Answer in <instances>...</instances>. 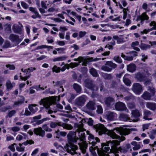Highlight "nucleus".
<instances>
[{
    "label": "nucleus",
    "instance_id": "33",
    "mask_svg": "<svg viewBox=\"0 0 156 156\" xmlns=\"http://www.w3.org/2000/svg\"><path fill=\"white\" fill-rule=\"evenodd\" d=\"M121 57L123 58L125 60L131 61L133 60V57L132 56L130 55L126 56L125 55L122 53L121 54Z\"/></svg>",
    "mask_w": 156,
    "mask_h": 156
},
{
    "label": "nucleus",
    "instance_id": "46",
    "mask_svg": "<svg viewBox=\"0 0 156 156\" xmlns=\"http://www.w3.org/2000/svg\"><path fill=\"white\" fill-rule=\"evenodd\" d=\"M48 119L47 118H45L41 120H39L37 122L36 124L37 125H40L42 123L45 121L47 120Z\"/></svg>",
    "mask_w": 156,
    "mask_h": 156
},
{
    "label": "nucleus",
    "instance_id": "36",
    "mask_svg": "<svg viewBox=\"0 0 156 156\" xmlns=\"http://www.w3.org/2000/svg\"><path fill=\"white\" fill-rule=\"evenodd\" d=\"M151 46L147 44H141L140 47L141 49L146 50L148 48H150Z\"/></svg>",
    "mask_w": 156,
    "mask_h": 156
},
{
    "label": "nucleus",
    "instance_id": "8",
    "mask_svg": "<svg viewBox=\"0 0 156 156\" xmlns=\"http://www.w3.org/2000/svg\"><path fill=\"white\" fill-rule=\"evenodd\" d=\"M57 126H62L63 128L68 130L71 129L73 128V127L70 125L65 123H61L60 122H51L50 124V126L52 128H55Z\"/></svg>",
    "mask_w": 156,
    "mask_h": 156
},
{
    "label": "nucleus",
    "instance_id": "5",
    "mask_svg": "<svg viewBox=\"0 0 156 156\" xmlns=\"http://www.w3.org/2000/svg\"><path fill=\"white\" fill-rule=\"evenodd\" d=\"M53 101L52 98L47 97L41 99L39 103L40 105H43L45 108L48 109Z\"/></svg>",
    "mask_w": 156,
    "mask_h": 156
},
{
    "label": "nucleus",
    "instance_id": "28",
    "mask_svg": "<svg viewBox=\"0 0 156 156\" xmlns=\"http://www.w3.org/2000/svg\"><path fill=\"white\" fill-rule=\"evenodd\" d=\"M136 66L133 64H130L127 66L128 71L131 72H133L136 70Z\"/></svg>",
    "mask_w": 156,
    "mask_h": 156
},
{
    "label": "nucleus",
    "instance_id": "22",
    "mask_svg": "<svg viewBox=\"0 0 156 156\" xmlns=\"http://www.w3.org/2000/svg\"><path fill=\"white\" fill-rule=\"evenodd\" d=\"M36 104L30 105L28 106V108L30 111L34 113L36 112L38 110V108L36 107Z\"/></svg>",
    "mask_w": 156,
    "mask_h": 156
},
{
    "label": "nucleus",
    "instance_id": "2",
    "mask_svg": "<svg viewBox=\"0 0 156 156\" xmlns=\"http://www.w3.org/2000/svg\"><path fill=\"white\" fill-rule=\"evenodd\" d=\"M75 126L77 128L76 132L78 133L79 138L76 137V132L70 131L67 135L68 141L70 144V146L67 148V151L72 155L78 154L77 152L76 151L78 149V147L76 145L71 144L73 143L76 142L77 140L80 139V141L78 144L83 153H85L86 149L87 147V145L85 141V133L83 132L85 130L83 128V124L80 122L79 124H75Z\"/></svg>",
    "mask_w": 156,
    "mask_h": 156
},
{
    "label": "nucleus",
    "instance_id": "19",
    "mask_svg": "<svg viewBox=\"0 0 156 156\" xmlns=\"http://www.w3.org/2000/svg\"><path fill=\"white\" fill-rule=\"evenodd\" d=\"M96 142H100L99 139L97 137L95 138V140H93V141H91H91H89V144H92V146L90 147L89 149L91 147L93 148L92 150L93 151V152L94 153H96L94 152V151L96 149V148L98 147L97 146H96V147H94L96 144Z\"/></svg>",
    "mask_w": 156,
    "mask_h": 156
},
{
    "label": "nucleus",
    "instance_id": "26",
    "mask_svg": "<svg viewBox=\"0 0 156 156\" xmlns=\"http://www.w3.org/2000/svg\"><path fill=\"white\" fill-rule=\"evenodd\" d=\"M113 38L117 40V43L118 44H120L123 43L124 42V38L121 37L117 35H114L113 36Z\"/></svg>",
    "mask_w": 156,
    "mask_h": 156
},
{
    "label": "nucleus",
    "instance_id": "42",
    "mask_svg": "<svg viewBox=\"0 0 156 156\" xmlns=\"http://www.w3.org/2000/svg\"><path fill=\"white\" fill-rule=\"evenodd\" d=\"M23 100H19L17 101H15L14 102V104L13 105V106L14 107H15L16 106H19L23 103Z\"/></svg>",
    "mask_w": 156,
    "mask_h": 156
},
{
    "label": "nucleus",
    "instance_id": "20",
    "mask_svg": "<svg viewBox=\"0 0 156 156\" xmlns=\"http://www.w3.org/2000/svg\"><path fill=\"white\" fill-rule=\"evenodd\" d=\"M152 96L150 93L147 91H144L141 95L142 98L146 100L149 101L151 100Z\"/></svg>",
    "mask_w": 156,
    "mask_h": 156
},
{
    "label": "nucleus",
    "instance_id": "27",
    "mask_svg": "<svg viewBox=\"0 0 156 156\" xmlns=\"http://www.w3.org/2000/svg\"><path fill=\"white\" fill-rule=\"evenodd\" d=\"M151 113L150 111L148 110H145L144 111V119L145 120H151V118H149L148 117L151 115Z\"/></svg>",
    "mask_w": 156,
    "mask_h": 156
},
{
    "label": "nucleus",
    "instance_id": "50",
    "mask_svg": "<svg viewBox=\"0 0 156 156\" xmlns=\"http://www.w3.org/2000/svg\"><path fill=\"white\" fill-rule=\"evenodd\" d=\"M34 143V142L32 140H27L26 142H24L22 143L23 144L25 145H27L28 144H32Z\"/></svg>",
    "mask_w": 156,
    "mask_h": 156
},
{
    "label": "nucleus",
    "instance_id": "59",
    "mask_svg": "<svg viewBox=\"0 0 156 156\" xmlns=\"http://www.w3.org/2000/svg\"><path fill=\"white\" fill-rule=\"evenodd\" d=\"M141 148V146L139 144H137L135 146L133 147V149L134 151L139 149Z\"/></svg>",
    "mask_w": 156,
    "mask_h": 156
},
{
    "label": "nucleus",
    "instance_id": "18",
    "mask_svg": "<svg viewBox=\"0 0 156 156\" xmlns=\"http://www.w3.org/2000/svg\"><path fill=\"white\" fill-rule=\"evenodd\" d=\"M105 102L107 106H110L114 104L115 101L113 98L109 97L105 99Z\"/></svg>",
    "mask_w": 156,
    "mask_h": 156
},
{
    "label": "nucleus",
    "instance_id": "9",
    "mask_svg": "<svg viewBox=\"0 0 156 156\" xmlns=\"http://www.w3.org/2000/svg\"><path fill=\"white\" fill-rule=\"evenodd\" d=\"M132 90L136 94L139 95L143 90L142 86L139 83H134L133 85Z\"/></svg>",
    "mask_w": 156,
    "mask_h": 156
},
{
    "label": "nucleus",
    "instance_id": "12",
    "mask_svg": "<svg viewBox=\"0 0 156 156\" xmlns=\"http://www.w3.org/2000/svg\"><path fill=\"white\" fill-rule=\"evenodd\" d=\"M9 39L12 42L16 43L17 44H19L22 41V39L19 38L17 35L13 34H12L10 35L9 37Z\"/></svg>",
    "mask_w": 156,
    "mask_h": 156
},
{
    "label": "nucleus",
    "instance_id": "44",
    "mask_svg": "<svg viewBox=\"0 0 156 156\" xmlns=\"http://www.w3.org/2000/svg\"><path fill=\"white\" fill-rule=\"evenodd\" d=\"M16 145V144L13 143V144L9 145L8 148L10 149L11 151L12 152H14L15 151V149L14 147V146Z\"/></svg>",
    "mask_w": 156,
    "mask_h": 156
},
{
    "label": "nucleus",
    "instance_id": "58",
    "mask_svg": "<svg viewBox=\"0 0 156 156\" xmlns=\"http://www.w3.org/2000/svg\"><path fill=\"white\" fill-rule=\"evenodd\" d=\"M136 77L138 79V80L140 81H142L144 80L142 75L140 74H137L136 75Z\"/></svg>",
    "mask_w": 156,
    "mask_h": 156
},
{
    "label": "nucleus",
    "instance_id": "31",
    "mask_svg": "<svg viewBox=\"0 0 156 156\" xmlns=\"http://www.w3.org/2000/svg\"><path fill=\"white\" fill-rule=\"evenodd\" d=\"M67 58V57L65 56H62L55 58L53 59V62L61 61L65 60Z\"/></svg>",
    "mask_w": 156,
    "mask_h": 156
},
{
    "label": "nucleus",
    "instance_id": "38",
    "mask_svg": "<svg viewBox=\"0 0 156 156\" xmlns=\"http://www.w3.org/2000/svg\"><path fill=\"white\" fill-rule=\"evenodd\" d=\"M90 73L94 76L97 77L98 75L96 69L94 68H91L90 70Z\"/></svg>",
    "mask_w": 156,
    "mask_h": 156
},
{
    "label": "nucleus",
    "instance_id": "4",
    "mask_svg": "<svg viewBox=\"0 0 156 156\" xmlns=\"http://www.w3.org/2000/svg\"><path fill=\"white\" fill-rule=\"evenodd\" d=\"M117 65L111 61H108L106 62L105 65L102 66L101 69L105 71L109 72L111 71L112 69L116 68Z\"/></svg>",
    "mask_w": 156,
    "mask_h": 156
},
{
    "label": "nucleus",
    "instance_id": "24",
    "mask_svg": "<svg viewBox=\"0 0 156 156\" xmlns=\"http://www.w3.org/2000/svg\"><path fill=\"white\" fill-rule=\"evenodd\" d=\"M129 76V75L126 74L125 75L123 78L124 83L127 86H130L131 83L130 81L128 79Z\"/></svg>",
    "mask_w": 156,
    "mask_h": 156
},
{
    "label": "nucleus",
    "instance_id": "56",
    "mask_svg": "<svg viewBox=\"0 0 156 156\" xmlns=\"http://www.w3.org/2000/svg\"><path fill=\"white\" fill-rule=\"evenodd\" d=\"M46 2L47 1L44 2L43 1H41V2L42 7L44 9H46L47 8L46 4Z\"/></svg>",
    "mask_w": 156,
    "mask_h": 156
},
{
    "label": "nucleus",
    "instance_id": "37",
    "mask_svg": "<svg viewBox=\"0 0 156 156\" xmlns=\"http://www.w3.org/2000/svg\"><path fill=\"white\" fill-rule=\"evenodd\" d=\"M140 18L141 20V22L142 23L143 20H148V17L146 15V13H144L140 16Z\"/></svg>",
    "mask_w": 156,
    "mask_h": 156
},
{
    "label": "nucleus",
    "instance_id": "41",
    "mask_svg": "<svg viewBox=\"0 0 156 156\" xmlns=\"http://www.w3.org/2000/svg\"><path fill=\"white\" fill-rule=\"evenodd\" d=\"M114 60L116 62L120 63H122V61L121 58L119 56H115L113 58Z\"/></svg>",
    "mask_w": 156,
    "mask_h": 156
},
{
    "label": "nucleus",
    "instance_id": "10",
    "mask_svg": "<svg viewBox=\"0 0 156 156\" xmlns=\"http://www.w3.org/2000/svg\"><path fill=\"white\" fill-rule=\"evenodd\" d=\"M119 119L121 120L124 121H129V122H136L138 120L137 119H131L129 117L128 115L125 114L124 113H122L120 114L119 116Z\"/></svg>",
    "mask_w": 156,
    "mask_h": 156
},
{
    "label": "nucleus",
    "instance_id": "52",
    "mask_svg": "<svg viewBox=\"0 0 156 156\" xmlns=\"http://www.w3.org/2000/svg\"><path fill=\"white\" fill-rule=\"evenodd\" d=\"M150 26H153V27L151 29H153V30L156 29V22L154 21H152L150 23Z\"/></svg>",
    "mask_w": 156,
    "mask_h": 156
},
{
    "label": "nucleus",
    "instance_id": "14",
    "mask_svg": "<svg viewBox=\"0 0 156 156\" xmlns=\"http://www.w3.org/2000/svg\"><path fill=\"white\" fill-rule=\"evenodd\" d=\"M115 108L118 111L126 110V109L125 104L120 102H117L116 104Z\"/></svg>",
    "mask_w": 156,
    "mask_h": 156
},
{
    "label": "nucleus",
    "instance_id": "13",
    "mask_svg": "<svg viewBox=\"0 0 156 156\" xmlns=\"http://www.w3.org/2000/svg\"><path fill=\"white\" fill-rule=\"evenodd\" d=\"M34 132L35 134L43 137L45 134L44 131L41 127L35 128L34 129Z\"/></svg>",
    "mask_w": 156,
    "mask_h": 156
},
{
    "label": "nucleus",
    "instance_id": "54",
    "mask_svg": "<svg viewBox=\"0 0 156 156\" xmlns=\"http://www.w3.org/2000/svg\"><path fill=\"white\" fill-rule=\"evenodd\" d=\"M57 11V9L55 8L54 7H51V8H49L48 10V11L49 12H56Z\"/></svg>",
    "mask_w": 156,
    "mask_h": 156
},
{
    "label": "nucleus",
    "instance_id": "47",
    "mask_svg": "<svg viewBox=\"0 0 156 156\" xmlns=\"http://www.w3.org/2000/svg\"><path fill=\"white\" fill-rule=\"evenodd\" d=\"M97 112L98 114L102 113L103 112V109L102 107L101 106H97Z\"/></svg>",
    "mask_w": 156,
    "mask_h": 156
},
{
    "label": "nucleus",
    "instance_id": "3",
    "mask_svg": "<svg viewBox=\"0 0 156 156\" xmlns=\"http://www.w3.org/2000/svg\"><path fill=\"white\" fill-rule=\"evenodd\" d=\"M100 59L98 58L93 59L92 58H86L84 57L80 56L77 58H75L74 60L76 61H78V63H71L70 64V66L72 68H73L79 65L80 63L82 62V64L83 66H86L87 63L92 61H96L99 60Z\"/></svg>",
    "mask_w": 156,
    "mask_h": 156
},
{
    "label": "nucleus",
    "instance_id": "61",
    "mask_svg": "<svg viewBox=\"0 0 156 156\" xmlns=\"http://www.w3.org/2000/svg\"><path fill=\"white\" fill-rule=\"evenodd\" d=\"M6 67L7 68H9L10 70H14L15 69V67L13 65H7Z\"/></svg>",
    "mask_w": 156,
    "mask_h": 156
},
{
    "label": "nucleus",
    "instance_id": "34",
    "mask_svg": "<svg viewBox=\"0 0 156 156\" xmlns=\"http://www.w3.org/2000/svg\"><path fill=\"white\" fill-rule=\"evenodd\" d=\"M44 48H48L49 49H52L53 47L51 46H48L46 45H42L38 46L35 49V50H38L40 49H42Z\"/></svg>",
    "mask_w": 156,
    "mask_h": 156
},
{
    "label": "nucleus",
    "instance_id": "6",
    "mask_svg": "<svg viewBox=\"0 0 156 156\" xmlns=\"http://www.w3.org/2000/svg\"><path fill=\"white\" fill-rule=\"evenodd\" d=\"M112 141H109L107 142V145H106L105 143L102 144H101V150L100 151H99L98 149V154L99 156H105L106 155H108V154H106L105 152H107L110 150V147L111 146H108V144L110 142H112Z\"/></svg>",
    "mask_w": 156,
    "mask_h": 156
},
{
    "label": "nucleus",
    "instance_id": "39",
    "mask_svg": "<svg viewBox=\"0 0 156 156\" xmlns=\"http://www.w3.org/2000/svg\"><path fill=\"white\" fill-rule=\"evenodd\" d=\"M16 113V110H12L8 112V115L6 116V117H8L9 118H11L14 116Z\"/></svg>",
    "mask_w": 156,
    "mask_h": 156
},
{
    "label": "nucleus",
    "instance_id": "48",
    "mask_svg": "<svg viewBox=\"0 0 156 156\" xmlns=\"http://www.w3.org/2000/svg\"><path fill=\"white\" fill-rule=\"evenodd\" d=\"M127 9L126 8L123 9V19L124 20H125L126 18V16L127 14Z\"/></svg>",
    "mask_w": 156,
    "mask_h": 156
},
{
    "label": "nucleus",
    "instance_id": "62",
    "mask_svg": "<svg viewBox=\"0 0 156 156\" xmlns=\"http://www.w3.org/2000/svg\"><path fill=\"white\" fill-rule=\"evenodd\" d=\"M150 125V124H145L143 126V130L144 131L146 129H147L148 128V127Z\"/></svg>",
    "mask_w": 156,
    "mask_h": 156
},
{
    "label": "nucleus",
    "instance_id": "32",
    "mask_svg": "<svg viewBox=\"0 0 156 156\" xmlns=\"http://www.w3.org/2000/svg\"><path fill=\"white\" fill-rule=\"evenodd\" d=\"M147 90L150 92L149 93L152 96H154L155 94V89L153 87H149Z\"/></svg>",
    "mask_w": 156,
    "mask_h": 156
},
{
    "label": "nucleus",
    "instance_id": "49",
    "mask_svg": "<svg viewBox=\"0 0 156 156\" xmlns=\"http://www.w3.org/2000/svg\"><path fill=\"white\" fill-rule=\"evenodd\" d=\"M152 30H153V29H145L143 31H141V33L142 34H147L150 31H151Z\"/></svg>",
    "mask_w": 156,
    "mask_h": 156
},
{
    "label": "nucleus",
    "instance_id": "40",
    "mask_svg": "<svg viewBox=\"0 0 156 156\" xmlns=\"http://www.w3.org/2000/svg\"><path fill=\"white\" fill-rule=\"evenodd\" d=\"M52 70L53 72L58 73L60 72L61 69L60 67H57L56 65H55L52 68Z\"/></svg>",
    "mask_w": 156,
    "mask_h": 156
},
{
    "label": "nucleus",
    "instance_id": "21",
    "mask_svg": "<svg viewBox=\"0 0 156 156\" xmlns=\"http://www.w3.org/2000/svg\"><path fill=\"white\" fill-rule=\"evenodd\" d=\"M15 86V83L13 82L12 83L9 80H7L6 83V86L7 90L9 91L11 90Z\"/></svg>",
    "mask_w": 156,
    "mask_h": 156
},
{
    "label": "nucleus",
    "instance_id": "64",
    "mask_svg": "<svg viewBox=\"0 0 156 156\" xmlns=\"http://www.w3.org/2000/svg\"><path fill=\"white\" fill-rule=\"evenodd\" d=\"M86 32L85 31H80L79 34V36L80 37H83L86 34Z\"/></svg>",
    "mask_w": 156,
    "mask_h": 156
},
{
    "label": "nucleus",
    "instance_id": "60",
    "mask_svg": "<svg viewBox=\"0 0 156 156\" xmlns=\"http://www.w3.org/2000/svg\"><path fill=\"white\" fill-rule=\"evenodd\" d=\"M129 54L131 55V56H133V57L135 56H136L137 55V53L134 51H133L130 52L129 53Z\"/></svg>",
    "mask_w": 156,
    "mask_h": 156
},
{
    "label": "nucleus",
    "instance_id": "30",
    "mask_svg": "<svg viewBox=\"0 0 156 156\" xmlns=\"http://www.w3.org/2000/svg\"><path fill=\"white\" fill-rule=\"evenodd\" d=\"M139 45V42L138 41H136L132 43L131 44V47L133 49L137 51H139L140 50V48L136 47V46H138Z\"/></svg>",
    "mask_w": 156,
    "mask_h": 156
},
{
    "label": "nucleus",
    "instance_id": "23",
    "mask_svg": "<svg viewBox=\"0 0 156 156\" xmlns=\"http://www.w3.org/2000/svg\"><path fill=\"white\" fill-rule=\"evenodd\" d=\"M73 86L76 93L79 94L81 93L82 88L80 85L77 83H75L73 85Z\"/></svg>",
    "mask_w": 156,
    "mask_h": 156
},
{
    "label": "nucleus",
    "instance_id": "55",
    "mask_svg": "<svg viewBox=\"0 0 156 156\" xmlns=\"http://www.w3.org/2000/svg\"><path fill=\"white\" fill-rule=\"evenodd\" d=\"M21 4L23 8L25 9H27L28 8V5L24 2H21Z\"/></svg>",
    "mask_w": 156,
    "mask_h": 156
},
{
    "label": "nucleus",
    "instance_id": "11",
    "mask_svg": "<svg viewBox=\"0 0 156 156\" xmlns=\"http://www.w3.org/2000/svg\"><path fill=\"white\" fill-rule=\"evenodd\" d=\"M105 117L108 120H112L116 118L117 115L113 112H108L106 113Z\"/></svg>",
    "mask_w": 156,
    "mask_h": 156
},
{
    "label": "nucleus",
    "instance_id": "15",
    "mask_svg": "<svg viewBox=\"0 0 156 156\" xmlns=\"http://www.w3.org/2000/svg\"><path fill=\"white\" fill-rule=\"evenodd\" d=\"M29 10L31 12H33L34 14L31 16V17L34 19L37 18H41V16L36 9L35 8L30 7L29 8Z\"/></svg>",
    "mask_w": 156,
    "mask_h": 156
},
{
    "label": "nucleus",
    "instance_id": "7",
    "mask_svg": "<svg viewBox=\"0 0 156 156\" xmlns=\"http://www.w3.org/2000/svg\"><path fill=\"white\" fill-rule=\"evenodd\" d=\"M87 98L85 95H82L77 98L75 100V104L78 106H82L85 103Z\"/></svg>",
    "mask_w": 156,
    "mask_h": 156
},
{
    "label": "nucleus",
    "instance_id": "45",
    "mask_svg": "<svg viewBox=\"0 0 156 156\" xmlns=\"http://www.w3.org/2000/svg\"><path fill=\"white\" fill-rule=\"evenodd\" d=\"M14 139V137L12 136L6 135V140L7 141L13 140Z\"/></svg>",
    "mask_w": 156,
    "mask_h": 156
},
{
    "label": "nucleus",
    "instance_id": "53",
    "mask_svg": "<svg viewBox=\"0 0 156 156\" xmlns=\"http://www.w3.org/2000/svg\"><path fill=\"white\" fill-rule=\"evenodd\" d=\"M16 150L19 152H23L25 150V147H19V146H17L16 147Z\"/></svg>",
    "mask_w": 156,
    "mask_h": 156
},
{
    "label": "nucleus",
    "instance_id": "16",
    "mask_svg": "<svg viewBox=\"0 0 156 156\" xmlns=\"http://www.w3.org/2000/svg\"><path fill=\"white\" fill-rule=\"evenodd\" d=\"M95 104L94 101H90L86 105V107L89 110H93L95 109Z\"/></svg>",
    "mask_w": 156,
    "mask_h": 156
},
{
    "label": "nucleus",
    "instance_id": "25",
    "mask_svg": "<svg viewBox=\"0 0 156 156\" xmlns=\"http://www.w3.org/2000/svg\"><path fill=\"white\" fill-rule=\"evenodd\" d=\"M131 114L132 115L131 116L132 118V117L135 118H137L140 116L141 114L138 110L136 109L133 110Z\"/></svg>",
    "mask_w": 156,
    "mask_h": 156
},
{
    "label": "nucleus",
    "instance_id": "51",
    "mask_svg": "<svg viewBox=\"0 0 156 156\" xmlns=\"http://www.w3.org/2000/svg\"><path fill=\"white\" fill-rule=\"evenodd\" d=\"M31 112L29 111L27 108H26L25 109V112L24 114H22V115H25L26 116H29L30 115Z\"/></svg>",
    "mask_w": 156,
    "mask_h": 156
},
{
    "label": "nucleus",
    "instance_id": "43",
    "mask_svg": "<svg viewBox=\"0 0 156 156\" xmlns=\"http://www.w3.org/2000/svg\"><path fill=\"white\" fill-rule=\"evenodd\" d=\"M86 133L88 135V137L89 141H91V140H95L94 136L93 135L90 133L89 131H87Z\"/></svg>",
    "mask_w": 156,
    "mask_h": 156
},
{
    "label": "nucleus",
    "instance_id": "17",
    "mask_svg": "<svg viewBox=\"0 0 156 156\" xmlns=\"http://www.w3.org/2000/svg\"><path fill=\"white\" fill-rule=\"evenodd\" d=\"M146 105L147 108L152 111H154L156 109V103L151 102H148L146 103Z\"/></svg>",
    "mask_w": 156,
    "mask_h": 156
},
{
    "label": "nucleus",
    "instance_id": "35",
    "mask_svg": "<svg viewBox=\"0 0 156 156\" xmlns=\"http://www.w3.org/2000/svg\"><path fill=\"white\" fill-rule=\"evenodd\" d=\"M14 132H18L20 130V128L18 126H15L8 128Z\"/></svg>",
    "mask_w": 156,
    "mask_h": 156
},
{
    "label": "nucleus",
    "instance_id": "1",
    "mask_svg": "<svg viewBox=\"0 0 156 156\" xmlns=\"http://www.w3.org/2000/svg\"><path fill=\"white\" fill-rule=\"evenodd\" d=\"M94 127L96 132L98 133L99 135H101L103 133H106L112 139L119 140V141L116 140H112V141L109 142L108 145L111 146V147L110 151H111L114 153H119V151L122 153L126 152V150L124 148L120 147L118 148L117 146L119 144L120 142L125 140V138L122 136H125L130 133V129L117 128L112 130H108L103 125L100 123L94 125Z\"/></svg>",
    "mask_w": 156,
    "mask_h": 156
},
{
    "label": "nucleus",
    "instance_id": "29",
    "mask_svg": "<svg viewBox=\"0 0 156 156\" xmlns=\"http://www.w3.org/2000/svg\"><path fill=\"white\" fill-rule=\"evenodd\" d=\"M85 86L87 88L91 89L93 88V85L91 80H86L85 82Z\"/></svg>",
    "mask_w": 156,
    "mask_h": 156
},
{
    "label": "nucleus",
    "instance_id": "63",
    "mask_svg": "<svg viewBox=\"0 0 156 156\" xmlns=\"http://www.w3.org/2000/svg\"><path fill=\"white\" fill-rule=\"evenodd\" d=\"M105 78L108 79H110L112 78V76L111 74L106 73L105 74Z\"/></svg>",
    "mask_w": 156,
    "mask_h": 156
},
{
    "label": "nucleus",
    "instance_id": "57",
    "mask_svg": "<svg viewBox=\"0 0 156 156\" xmlns=\"http://www.w3.org/2000/svg\"><path fill=\"white\" fill-rule=\"evenodd\" d=\"M70 32H67L66 33V35L65 36V38H66V40L68 41H69L70 40Z\"/></svg>",
    "mask_w": 156,
    "mask_h": 156
}]
</instances>
